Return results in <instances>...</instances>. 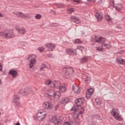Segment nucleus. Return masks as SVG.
<instances>
[{"label": "nucleus", "mask_w": 125, "mask_h": 125, "mask_svg": "<svg viewBox=\"0 0 125 125\" xmlns=\"http://www.w3.org/2000/svg\"><path fill=\"white\" fill-rule=\"evenodd\" d=\"M103 49H106V48H111V45L104 43L102 45Z\"/></svg>", "instance_id": "aec40b11"}, {"label": "nucleus", "mask_w": 125, "mask_h": 125, "mask_svg": "<svg viewBox=\"0 0 125 125\" xmlns=\"http://www.w3.org/2000/svg\"><path fill=\"white\" fill-rule=\"evenodd\" d=\"M90 2H95V0H87Z\"/></svg>", "instance_id": "de8ad7c7"}, {"label": "nucleus", "mask_w": 125, "mask_h": 125, "mask_svg": "<svg viewBox=\"0 0 125 125\" xmlns=\"http://www.w3.org/2000/svg\"><path fill=\"white\" fill-rule=\"evenodd\" d=\"M109 4L110 5L114 6V0H111V1L109 2Z\"/></svg>", "instance_id": "37998d69"}, {"label": "nucleus", "mask_w": 125, "mask_h": 125, "mask_svg": "<svg viewBox=\"0 0 125 125\" xmlns=\"http://www.w3.org/2000/svg\"><path fill=\"white\" fill-rule=\"evenodd\" d=\"M19 93H21V94H23V95H26V94L25 93V89H22L20 90Z\"/></svg>", "instance_id": "4c0bfd02"}, {"label": "nucleus", "mask_w": 125, "mask_h": 125, "mask_svg": "<svg viewBox=\"0 0 125 125\" xmlns=\"http://www.w3.org/2000/svg\"><path fill=\"white\" fill-rule=\"evenodd\" d=\"M66 52L67 54H70L71 55H77V50L68 48L66 49Z\"/></svg>", "instance_id": "ddd939ff"}, {"label": "nucleus", "mask_w": 125, "mask_h": 125, "mask_svg": "<svg viewBox=\"0 0 125 125\" xmlns=\"http://www.w3.org/2000/svg\"><path fill=\"white\" fill-rule=\"evenodd\" d=\"M79 107H80V106H79V104H77L73 106V107L71 109V111H74V112H77V111L79 110Z\"/></svg>", "instance_id": "a878e982"}, {"label": "nucleus", "mask_w": 125, "mask_h": 125, "mask_svg": "<svg viewBox=\"0 0 125 125\" xmlns=\"http://www.w3.org/2000/svg\"><path fill=\"white\" fill-rule=\"evenodd\" d=\"M94 92V89L92 88H91L89 89L86 92V97L88 99H90L91 97V95L93 94V92Z\"/></svg>", "instance_id": "9d476101"}, {"label": "nucleus", "mask_w": 125, "mask_h": 125, "mask_svg": "<svg viewBox=\"0 0 125 125\" xmlns=\"http://www.w3.org/2000/svg\"><path fill=\"white\" fill-rule=\"evenodd\" d=\"M75 12V9H74V8H73L67 9V13H68V14H72V13H73V12Z\"/></svg>", "instance_id": "c756f323"}, {"label": "nucleus", "mask_w": 125, "mask_h": 125, "mask_svg": "<svg viewBox=\"0 0 125 125\" xmlns=\"http://www.w3.org/2000/svg\"><path fill=\"white\" fill-rule=\"evenodd\" d=\"M27 59L28 61H30L29 68H33V67H34V65L36 64V55L34 54L29 55Z\"/></svg>", "instance_id": "39448f33"}, {"label": "nucleus", "mask_w": 125, "mask_h": 125, "mask_svg": "<svg viewBox=\"0 0 125 125\" xmlns=\"http://www.w3.org/2000/svg\"><path fill=\"white\" fill-rule=\"evenodd\" d=\"M45 115H46L45 114L42 113V116L39 117L37 116V119L38 121H39V122H42V121H43V119L45 118Z\"/></svg>", "instance_id": "4be33fe9"}, {"label": "nucleus", "mask_w": 125, "mask_h": 125, "mask_svg": "<svg viewBox=\"0 0 125 125\" xmlns=\"http://www.w3.org/2000/svg\"><path fill=\"white\" fill-rule=\"evenodd\" d=\"M74 2H77V3H80L81 2L80 0H73Z\"/></svg>", "instance_id": "49530a36"}, {"label": "nucleus", "mask_w": 125, "mask_h": 125, "mask_svg": "<svg viewBox=\"0 0 125 125\" xmlns=\"http://www.w3.org/2000/svg\"><path fill=\"white\" fill-rule=\"evenodd\" d=\"M105 17L107 21H111L112 20V18L109 15H106Z\"/></svg>", "instance_id": "f704fd0d"}, {"label": "nucleus", "mask_w": 125, "mask_h": 125, "mask_svg": "<svg viewBox=\"0 0 125 125\" xmlns=\"http://www.w3.org/2000/svg\"><path fill=\"white\" fill-rule=\"evenodd\" d=\"M116 62L118 63V64H122V65H125V60H124L121 58H117L116 59Z\"/></svg>", "instance_id": "a211bd4d"}, {"label": "nucleus", "mask_w": 125, "mask_h": 125, "mask_svg": "<svg viewBox=\"0 0 125 125\" xmlns=\"http://www.w3.org/2000/svg\"><path fill=\"white\" fill-rule=\"evenodd\" d=\"M61 85V83L59 81H55L51 83V87L59 88Z\"/></svg>", "instance_id": "9b49d317"}, {"label": "nucleus", "mask_w": 125, "mask_h": 125, "mask_svg": "<svg viewBox=\"0 0 125 125\" xmlns=\"http://www.w3.org/2000/svg\"><path fill=\"white\" fill-rule=\"evenodd\" d=\"M69 103V98H68L63 99L61 102V103L62 104H63V105H66V104H67V103Z\"/></svg>", "instance_id": "412c9836"}, {"label": "nucleus", "mask_w": 125, "mask_h": 125, "mask_svg": "<svg viewBox=\"0 0 125 125\" xmlns=\"http://www.w3.org/2000/svg\"><path fill=\"white\" fill-rule=\"evenodd\" d=\"M51 13H53V14H54V15H55V14H56V12H55L54 11H51Z\"/></svg>", "instance_id": "8fccbe9b"}, {"label": "nucleus", "mask_w": 125, "mask_h": 125, "mask_svg": "<svg viewBox=\"0 0 125 125\" xmlns=\"http://www.w3.org/2000/svg\"><path fill=\"white\" fill-rule=\"evenodd\" d=\"M58 89L61 91V92H65L66 91V87H65V86H60Z\"/></svg>", "instance_id": "bb28decb"}, {"label": "nucleus", "mask_w": 125, "mask_h": 125, "mask_svg": "<svg viewBox=\"0 0 125 125\" xmlns=\"http://www.w3.org/2000/svg\"><path fill=\"white\" fill-rule=\"evenodd\" d=\"M46 47H47L49 49V51H53V49L55 48V47L56 46V45L54 43H47L45 44Z\"/></svg>", "instance_id": "f8f14e48"}, {"label": "nucleus", "mask_w": 125, "mask_h": 125, "mask_svg": "<svg viewBox=\"0 0 125 125\" xmlns=\"http://www.w3.org/2000/svg\"><path fill=\"white\" fill-rule=\"evenodd\" d=\"M112 24V22H109V24L111 25Z\"/></svg>", "instance_id": "13d9d810"}, {"label": "nucleus", "mask_w": 125, "mask_h": 125, "mask_svg": "<svg viewBox=\"0 0 125 125\" xmlns=\"http://www.w3.org/2000/svg\"><path fill=\"white\" fill-rule=\"evenodd\" d=\"M15 30H16L20 35H25V34H26V29L23 27H16Z\"/></svg>", "instance_id": "6e6552de"}, {"label": "nucleus", "mask_w": 125, "mask_h": 125, "mask_svg": "<svg viewBox=\"0 0 125 125\" xmlns=\"http://www.w3.org/2000/svg\"><path fill=\"white\" fill-rule=\"evenodd\" d=\"M83 102H84V98H81L75 101V104H77L79 106H80V105L83 104Z\"/></svg>", "instance_id": "2eb2a0df"}, {"label": "nucleus", "mask_w": 125, "mask_h": 125, "mask_svg": "<svg viewBox=\"0 0 125 125\" xmlns=\"http://www.w3.org/2000/svg\"><path fill=\"white\" fill-rule=\"evenodd\" d=\"M16 125H20V123H19V122H18Z\"/></svg>", "instance_id": "6e6d98bb"}, {"label": "nucleus", "mask_w": 125, "mask_h": 125, "mask_svg": "<svg viewBox=\"0 0 125 125\" xmlns=\"http://www.w3.org/2000/svg\"><path fill=\"white\" fill-rule=\"evenodd\" d=\"M98 3H102V0H100L98 1Z\"/></svg>", "instance_id": "864d4df0"}, {"label": "nucleus", "mask_w": 125, "mask_h": 125, "mask_svg": "<svg viewBox=\"0 0 125 125\" xmlns=\"http://www.w3.org/2000/svg\"><path fill=\"white\" fill-rule=\"evenodd\" d=\"M70 19L71 20H73V21L76 24H80V23H81V20L79 19V18L74 16H71Z\"/></svg>", "instance_id": "4468645a"}, {"label": "nucleus", "mask_w": 125, "mask_h": 125, "mask_svg": "<svg viewBox=\"0 0 125 125\" xmlns=\"http://www.w3.org/2000/svg\"><path fill=\"white\" fill-rule=\"evenodd\" d=\"M95 16L98 21H101V20H102V15L97 13L95 14Z\"/></svg>", "instance_id": "5701e85b"}, {"label": "nucleus", "mask_w": 125, "mask_h": 125, "mask_svg": "<svg viewBox=\"0 0 125 125\" xmlns=\"http://www.w3.org/2000/svg\"><path fill=\"white\" fill-rule=\"evenodd\" d=\"M4 17V16L2 15L1 13H0V18Z\"/></svg>", "instance_id": "09e8293b"}, {"label": "nucleus", "mask_w": 125, "mask_h": 125, "mask_svg": "<svg viewBox=\"0 0 125 125\" xmlns=\"http://www.w3.org/2000/svg\"><path fill=\"white\" fill-rule=\"evenodd\" d=\"M102 49H103V48H100L99 47H97V50H98V51H101Z\"/></svg>", "instance_id": "a18cd8bd"}, {"label": "nucleus", "mask_w": 125, "mask_h": 125, "mask_svg": "<svg viewBox=\"0 0 125 125\" xmlns=\"http://www.w3.org/2000/svg\"><path fill=\"white\" fill-rule=\"evenodd\" d=\"M24 91L26 94H30V93H32V89L29 88L28 87H26L24 88Z\"/></svg>", "instance_id": "393cba45"}, {"label": "nucleus", "mask_w": 125, "mask_h": 125, "mask_svg": "<svg viewBox=\"0 0 125 125\" xmlns=\"http://www.w3.org/2000/svg\"><path fill=\"white\" fill-rule=\"evenodd\" d=\"M14 100H20V97L17 95H15L14 97Z\"/></svg>", "instance_id": "58836bf2"}, {"label": "nucleus", "mask_w": 125, "mask_h": 125, "mask_svg": "<svg viewBox=\"0 0 125 125\" xmlns=\"http://www.w3.org/2000/svg\"><path fill=\"white\" fill-rule=\"evenodd\" d=\"M119 53V54H122L124 53V51L120 52Z\"/></svg>", "instance_id": "5fc2aeb1"}, {"label": "nucleus", "mask_w": 125, "mask_h": 125, "mask_svg": "<svg viewBox=\"0 0 125 125\" xmlns=\"http://www.w3.org/2000/svg\"><path fill=\"white\" fill-rule=\"evenodd\" d=\"M96 42H99V43H101V42H105V39L104 38L100 37L99 39L95 40Z\"/></svg>", "instance_id": "b1692460"}, {"label": "nucleus", "mask_w": 125, "mask_h": 125, "mask_svg": "<svg viewBox=\"0 0 125 125\" xmlns=\"http://www.w3.org/2000/svg\"><path fill=\"white\" fill-rule=\"evenodd\" d=\"M0 125H2L1 124H0Z\"/></svg>", "instance_id": "052dcab7"}, {"label": "nucleus", "mask_w": 125, "mask_h": 125, "mask_svg": "<svg viewBox=\"0 0 125 125\" xmlns=\"http://www.w3.org/2000/svg\"><path fill=\"white\" fill-rule=\"evenodd\" d=\"M42 106L44 109L46 110H49V109H52L53 108V105L49 102H45L43 103Z\"/></svg>", "instance_id": "423d86ee"}, {"label": "nucleus", "mask_w": 125, "mask_h": 125, "mask_svg": "<svg viewBox=\"0 0 125 125\" xmlns=\"http://www.w3.org/2000/svg\"><path fill=\"white\" fill-rule=\"evenodd\" d=\"M63 71H65V78L67 79L72 76V75L74 74V70L72 67H65L63 69Z\"/></svg>", "instance_id": "20e7f679"}, {"label": "nucleus", "mask_w": 125, "mask_h": 125, "mask_svg": "<svg viewBox=\"0 0 125 125\" xmlns=\"http://www.w3.org/2000/svg\"><path fill=\"white\" fill-rule=\"evenodd\" d=\"M57 6H58V7H62V6H64V4L59 3Z\"/></svg>", "instance_id": "c03bdc74"}, {"label": "nucleus", "mask_w": 125, "mask_h": 125, "mask_svg": "<svg viewBox=\"0 0 125 125\" xmlns=\"http://www.w3.org/2000/svg\"><path fill=\"white\" fill-rule=\"evenodd\" d=\"M0 36L5 39H13L16 37L15 33H14V31L12 29L6 30L0 32Z\"/></svg>", "instance_id": "f257e3e1"}, {"label": "nucleus", "mask_w": 125, "mask_h": 125, "mask_svg": "<svg viewBox=\"0 0 125 125\" xmlns=\"http://www.w3.org/2000/svg\"><path fill=\"white\" fill-rule=\"evenodd\" d=\"M9 74L11 75L13 78H15L17 77L18 73L16 70H10Z\"/></svg>", "instance_id": "dca6fc26"}, {"label": "nucleus", "mask_w": 125, "mask_h": 125, "mask_svg": "<svg viewBox=\"0 0 125 125\" xmlns=\"http://www.w3.org/2000/svg\"><path fill=\"white\" fill-rule=\"evenodd\" d=\"M1 83V80L0 79V84Z\"/></svg>", "instance_id": "4d7b16f0"}, {"label": "nucleus", "mask_w": 125, "mask_h": 125, "mask_svg": "<svg viewBox=\"0 0 125 125\" xmlns=\"http://www.w3.org/2000/svg\"><path fill=\"white\" fill-rule=\"evenodd\" d=\"M35 19H37L38 20H40V19H42V15H41L40 14H37L35 16Z\"/></svg>", "instance_id": "72a5a7b5"}, {"label": "nucleus", "mask_w": 125, "mask_h": 125, "mask_svg": "<svg viewBox=\"0 0 125 125\" xmlns=\"http://www.w3.org/2000/svg\"><path fill=\"white\" fill-rule=\"evenodd\" d=\"M42 114H45V113H44V112H40L37 113V116L38 117H42Z\"/></svg>", "instance_id": "a19ab883"}, {"label": "nucleus", "mask_w": 125, "mask_h": 125, "mask_svg": "<svg viewBox=\"0 0 125 125\" xmlns=\"http://www.w3.org/2000/svg\"><path fill=\"white\" fill-rule=\"evenodd\" d=\"M51 122L55 125H61V123H62V120L59 119H57L56 117L53 116L52 117Z\"/></svg>", "instance_id": "0eeeda50"}, {"label": "nucleus", "mask_w": 125, "mask_h": 125, "mask_svg": "<svg viewBox=\"0 0 125 125\" xmlns=\"http://www.w3.org/2000/svg\"><path fill=\"white\" fill-rule=\"evenodd\" d=\"M53 82H51V80H47L45 82V84H46L47 85H49V84H51V83H52Z\"/></svg>", "instance_id": "c9c22d12"}, {"label": "nucleus", "mask_w": 125, "mask_h": 125, "mask_svg": "<svg viewBox=\"0 0 125 125\" xmlns=\"http://www.w3.org/2000/svg\"><path fill=\"white\" fill-rule=\"evenodd\" d=\"M97 100V99L96 100V101Z\"/></svg>", "instance_id": "bf43d9fd"}, {"label": "nucleus", "mask_w": 125, "mask_h": 125, "mask_svg": "<svg viewBox=\"0 0 125 125\" xmlns=\"http://www.w3.org/2000/svg\"><path fill=\"white\" fill-rule=\"evenodd\" d=\"M13 103L17 105L18 106H20V100H14Z\"/></svg>", "instance_id": "7c9ffc66"}, {"label": "nucleus", "mask_w": 125, "mask_h": 125, "mask_svg": "<svg viewBox=\"0 0 125 125\" xmlns=\"http://www.w3.org/2000/svg\"><path fill=\"white\" fill-rule=\"evenodd\" d=\"M2 70V65L0 64V72Z\"/></svg>", "instance_id": "3c124183"}, {"label": "nucleus", "mask_w": 125, "mask_h": 125, "mask_svg": "<svg viewBox=\"0 0 125 125\" xmlns=\"http://www.w3.org/2000/svg\"><path fill=\"white\" fill-rule=\"evenodd\" d=\"M115 8L117 11H120V10H121V9H122L123 8V5L119 4L118 6H115Z\"/></svg>", "instance_id": "c85d7f7f"}, {"label": "nucleus", "mask_w": 125, "mask_h": 125, "mask_svg": "<svg viewBox=\"0 0 125 125\" xmlns=\"http://www.w3.org/2000/svg\"><path fill=\"white\" fill-rule=\"evenodd\" d=\"M111 114L112 115V116L114 117L115 120L117 121H123V118L120 115V111L118 109H113L112 111L111 112Z\"/></svg>", "instance_id": "7ed1b4c3"}, {"label": "nucleus", "mask_w": 125, "mask_h": 125, "mask_svg": "<svg viewBox=\"0 0 125 125\" xmlns=\"http://www.w3.org/2000/svg\"><path fill=\"white\" fill-rule=\"evenodd\" d=\"M15 15L20 18H29V15L21 12H17L15 13Z\"/></svg>", "instance_id": "1a4fd4ad"}, {"label": "nucleus", "mask_w": 125, "mask_h": 125, "mask_svg": "<svg viewBox=\"0 0 125 125\" xmlns=\"http://www.w3.org/2000/svg\"><path fill=\"white\" fill-rule=\"evenodd\" d=\"M72 89L74 91L75 93H76V94H80V93L81 92V89L78 86H73Z\"/></svg>", "instance_id": "f3484780"}, {"label": "nucleus", "mask_w": 125, "mask_h": 125, "mask_svg": "<svg viewBox=\"0 0 125 125\" xmlns=\"http://www.w3.org/2000/svg\"><path fill=\"white\" fill-rule=\"evenodd\" d=\"M45 97L46 98H54V101H58V97H60V94L59 95V93L57 92L55 93L54 90H47V93L44 94Z\"/></svg>", "instance_id": "f03ea898"}, {"label": "nucleus", "mask_w": 125, "mask_h": 125, "mask_svg": "<svg viewBox=\"0 0 125 125\" xmlns=\"http://www.w3.org/2000/svg\"><path fill=\"white\" fill-rule=\"evenodd\" d=\"M84 47L83 46H78L77 47V49H79V50H81V51H83V50L84 49Z\"/></svg>", "instance_id": "ea45409f"}, {"label": "nucleus", "mask_w": 125, "mask_h": 125, "mask_svg": "<svg viewBox=\"0 0 125 125\" xmlns=\"http://www.w3.org/2000/svg\"><path fill=\"white\" fill-rule=\"evenodd\" d=\"M87 61H88V58L87 57H83L80 59V62L82 64H83V63H86Z\"/></svg>", "instance_id": "6ab92c4d"}, {"label": "nucleus", "mask_w": 125, "mask_h": 125, "mask_svg": "<svg viewBox=\"0 0 125 125\" xmlns=\"http://www.w3.org/2000/svg\"><path fill=\"white\" fill-rule=\"evenodd\" d=\"M83 113V112L82 111L79 112V113L75 112L74 114V118H75V119H78V118H79V114H80V115H82Z\"/></svg>", "instance_id": "cd10ccee"}, {"label": "nucleus", "mask_w": 125, "mask_h": 125, "mask_svg": "<svg viewBox=\"0 0 125 125\" xmlns=\"http://www.w3.org/2000/svg\"><path fill=\"white\" fill-rule=\"evenodd\" d=\"M75 43H82V41L80 39H76L75 41Z\"/></svg>", "instance_id": "79ce46f5"}, {"label": "nucleus", "mask_w": 125, "mask_h": 125, "mask_svg": "<svg viewBox=\"0 0 125 125\" xmlns=\"http://www.w3.org/2000/svg\"><path fill=\"white\" fill-rule=\"evenodd\" d=\"M90 81H91V78L89 77H87L85 79V82L86 83H89Z\"/></svg>", "instance_id": "473e14b6"}, {"label": "nucleus", "mask_w": 125, "mask_h": 125, "mask_svg": "<svg viewBox=\"0 0 125 125\" xmlns=\"http://www.w3.org/2000/svg\"><path fill=\"white\" fill-rule=\"evenodd\" d=\"M37 49L40 52H43V51H44V48L42 47H38Z\"/></svg>", "instance_id": "e433bc0d"}, {"label": "nucleus", "mask_w": 125, "mask_h": 125, "mask_svg": "<svg viewBox=\"0 0 125 125\" xmlns=\"http://www.w3.org/2000/svg\"><path fill=\"white\" fill-rule=\"evenodd\" d=\"M45 69H47V66L45 64H42L41 66L40 70L41 71H43L44 70H45Z\"/></svg>", "instance_id": "2f4dec72"}, {"label": "nucleus", "mask_w": 125, "mask_h": 125, "mask_svg": "<svg viewBox=\"0 0 125 125\" xmlns=\"http://www.w3.org/2000/svg\"><path fill=\"white\" fill-rule=\"evenodd\" d=\"M47 56H48V57H51L52 55H51V54H48L47 55Z\"/></svg>", "instance_id": "603ef678"}]
</instances>
